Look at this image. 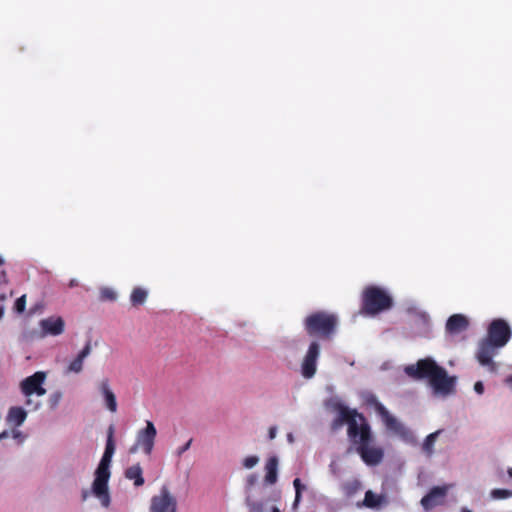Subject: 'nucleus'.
Instances as JSON below:
<instances>
[{
	"instance_id": "nucleus-1",
	"label": "nucleus",
	"mask_w": 512,
	"mask_h": 512,
	"mask_svg": "<svg viewBox=\"0 0 512 512\" xmlns=\"http://www.w3.org/2000/svg\"><path fill=\"white\" fill-rule=\"evenodd\" d=\"M332 408L338 413L337 417L331 423L332 430H338L344 424H347L348 438L355 446V450L360 455L363 462L367 465L379 464L384 457V452L380 447L371 445L373 435L365 417L340 402H334Z\"/></svg>"
},
{
	"instance_id": "nucleus-2",
	"label": "nucleus",
	"mask_w": 512,
	"mask_h": 512,
	"mask_svg": "<svg viewBox=\"0 0 512 512\" xmlns=\"http://www.w3.org/2000/svg\"><path fill=\"white\" fill-rule=\"evenodd\" d=\"M511 336L512 330L506 320L502 318L492 320L487 328L486 336L478 343L476 359L479 364L492 373L496 372L498 366L493 358L509 342Z\"/></svg>"
},
{
	"instance_id": "nucleus-3",
	"label": "nucleus",
	"mask_w": 512,
	"mask_h": 512,
	"mask_svg": "<svg viewBox=\"0 0 512 512\" xmlns=\"http://www.w3.org/2000/svg\"><path fill=\"white\" fill-rule=\"evenodd\" d=\"M405 373L415 380H428L436 393L448 395L454 391L456 377L449 376L447 371L430 357L418 360L415 364L405 367Z\"/></svg>"
},
{
	"instance_id": "nucleus-4",
	"label": "nucleus",
	"mask_w": 512,
	"mask_h": 512,
	"mask_svg": "<svg viewBox=\"0 0 512 512\" xmlns=\"http://www.w3.org/2000/svg\"><path fill=\"white\" fill-rule=\"evenodd\" d=\"M114 426L110 425L107 430V440L104 453L95 471V479L92 484V493L100 500L103 507L110 505L108 481L110 479V464L115 452Z\"/></svg>"
},
{
	"instance_id": "nucleus-5",
	"label": "nucleus",
	"mask_w": 512,
	"mask_h": 512,
	"mask_svg": "<svg viewBox=\"0 0 512 512\" xmlns=\"http://www.w3.org/2000/svg\"><path fill=\"white\" fill-rule=\"evenodd\" d=\"M393 298L383 288L375 285L367 286L362 292L361 313L374 316L391 309Z\"/></svg>"
},
{
	"instance_id": "nucleus-6",
	"label": "nucleus",
	"mask_w": 512,
	"mask_h": 512,
	"mask_svg": "<svg viewBox=\"0 0 512 512\" xmlns=\"http://www.w3.org/2000/svg\"><path fill=\"white\" fill-rule=\"evenodd\" d=\"M338 319L334 314L317 311L306 317L304 327L311 337L330 339L335 333Z\"/></svg>"
},
{
	"instance_id": "nucleus-7",
	"label": "nucleus",
	"mask_w": 512,
	"mask_h": 512,
	"mask_svg": "<svg viewBox=\"0 0 512 512\" xmlns=\"http://www.w3.org/2000/svg\"><path fill=\"white\" fill-rule=\"evenodd\" d=\"M364 403L367 406L373 407L375 409L388 430L393 431L404 439H407L410 436V430L407 429L402 423H400L394 416H392L386 407L378 401L377 397L373 393H367L364 395Z\"/></svg>"
},
{
	"instance_id": "nucleus-8",
	"label": "nucleus",
	"mask_w": 512,
	"mask_h": 512,
	"mask_svg": "<svg viewBox=\"0 0 512 512\" xmlns=\"http://www.w3.org/2000/svg\"><path fill=\"white\" fill-rule=\"evenodd\" d=\"M177 499L166 485H163L158 495L151 498L149 512H176Z\"/></svg>"
},
{
	"instance_id": "nucleus-9",
	"label": "nucleus",
	"mask_w": 512,
	"mask_h": 512,
	"mask_svg": "<svg viewBox=\"0 0 512 512\" xmlns=\"http://www.w3.org/2000/svg\"><path fill=\"white\" fill-rule=\"evenodd\" d=\"M156 435L157 431L153 422L146 421V427L138 431L136 443L130 451L135 452L138 448H142L146 455H150L154 447Z\"/></svg>"
},
{
	"instance_id": "nucleus-10",
	"label": "nucleus",
	"mask_w": 512,
	"mask_h": 512,
	"mask_svg": "<svg viewBox=\"0 0 512 512\" xmlns=\"http://www.w3.org/2000/svg\"><path fill=\"white\" fill-rule=\"evenodd\" d=\"M320 354V346L316 341H313L308 348V351L303 359L301 365V372L303 377L310 379L316 373L317 359Z\"/></svg>"
},
{
	"instance_id": "nucleus-11",
	"label": "nucleus",
	"mask_w": 512,
	"mask_h": 512,
	"mask_svg": "<svg viewBox=\"0 0 512 512\" xmlns=\"http://www.w3.org/2000/svg\"><path fill=\"white\" fill-rule=\"evenodd\" d=\"M44 372H36L33 375L25 378L21 382V391L25 396H31L36 394L38 396H42L46 393V390L42 387V384L45 380Z\"/></svg>"
},
{
	"instance_id": "nucleus-12",
	"label": "nucleus",
	"mask_w": 512,
	"mask_h": 512,
	"mask_svg": "<svg viewBox=\"0 0 512 512\" xmlns=\"http://www.w3.org/2000/svg\"><path fill=\"white\" fill-rule=\"evenodd\" d=\"M40 326L45 334L58 336L64 331V320L61 317H49L40 322Z\"/></svg>"
},
{
	"instance_id": "nucleus-13",
	"label": "nucleus",
	"mask_w": 512,
	"mask_h": 512,
	"mask_svg": "<svg viewBox=\"0 0 512 512\" xmlns=\"http://www.w3.org/2000/svg\"><path fill=\"white\" fill-rule=\"evenodd\" d=\"M446 494V489L443 487H433L429 493H427L421 499V505L425 510H430L433 507L441 503V500Z\"/></svg>"
},
{
	"instance_id": "nucleus-14",
	"label": "nucleus",
	"mask_w": 512,
	"mask_h": 512,
	"mask_svg": "<svg viewBox=\"0 0 512 512\" xmlns=\"http://www.w3.org/2000/svg\"><path fill=\"white\" fill-rule=\"evenodd\" d=\"M469 322L466 316L454 314L446 322V330L451 334L460 333L468 328Z\"/></svg>"
},
{
	"instance_id": "nucleus-15",
	"label": "nucleus",
	"mask_w": 512,
	"mask_h": 512,
	"mask_svg": "<svg viewBox=\"0 0 512 512\" xmlns=\"http://www.w3.org/2000/svg\"><path fill=\"white\" fill-rule=\"evenodd\" d=\"M91 353V342L88 341L76 358L70 362L66 373H80L83 369L84 359Z\"/></svg>"
},
{
	"instance_id": "nucleus-16",
	"label": "nucleus",
	"mask_w": 512,
	"mask_h": 512,
	"mask_svg": "<svg viewBox=\"0 0 512 512\" xmlns=\"http://www.w3.org/2000/svg\"><path fill=\"white\" fill-rule=\"evenodd\" d=\"M265 477L264 481L268 485H273L278 479V458L276 456L270 457L265 464Z\"/></svg>"
},
{
	"instance_id": "nucleus-17",
	"label": "nucleus",
	"mask_w": 512,
	"mask_h": 512,
	"mask_svg": "<svg viewBox=\"0 0 512 512\" xmlns=\"http://www.w3.org/2000/svg\"><path fill=\"white\" fill-rule=\"evenodd\" d=\"M101 392L104 396L106 406L111 412H116L117 410V401L115 394L109 387L108 380H103L100 384Z\"/></svg>"
},
{
	"instance_id": "nucleus-18",
	"label": "nucleus",
	"mask_w": 512,
	"mask_h": 512,
	"mask_svg": "<svg viewBox=\"0 0 512 512\" xmlns=\"http://www.w3.org/2000/svg\"><path fill=\"white\" fill-rule=\"evenodd\" d=\"M125 477L134 481V485L139 487L144 484L143 471L139 464L128 467L125 471Z\"/></svg>"
},
{
	"instance_id": "nucleus-19",
	"label": "nucleus",
	"mask_w": 512,
	"mask_h": 512,
	"mask_svg": "<svg viewBox=\"0 0 512 512\" xmlns=\"http://www.w3.org/2000/svg\"><path fill=\"white\" fill-rule=\"evenodd\" d=\"M27 416L26 411L21 407H12L10 408L8 415H7V421L10 424H13L15 426H20L23 424Z\"/></svg>"
},
{
	"instance_id": "nucleus-20",
	"label": "nucleus",
	"mask_w": 512,
	"mask_h": 512,
	"mask_svg": "<svg viewBox=\"0 0 512 512\" xmlns=\"http://www.w3.org/2000/svg\"><path fill=\"white\" fill-rule=\"evenodd\" d=\"M441 432H442V430H437V431L429 434L425 438L423 445H422V449L428 456H431L434 453V444Z\"/></svg>"
},
{
	"instance_id": "nucleus-21",
	"label": "nucleus",
	"mask_w": 512,
	"mask_h": 512,
	"mask_svg": "<svg viewBox=\"0 0 512 512\" xmlns=\"http://www.w3.org/2000/svg\"><path fill=\"white\" fill-rule=\"evenodd\" d=\"M147 299V291L143 288L136 287L133 289L130 300L132 305L139 306L142 305Z\"/></svg>"
},
{
	"instance_id": "nucleus-22",
	"label": "nucleus",
	"mask_w": 512,
	"mask_h": 512,
	"mask_svg": "<svg viewBox=\"0 0 512 512\" xmlns=\"http://www.w3.org/2000/svg\"><path fill=\"white\" fill-rule=\"evenodd\" d=\"M293 486L295 488V499L292 504L293 509H297L299 503L302 499V491L306 488L305 485L302 484L301 480L299 478L294 479Z\"/></svg>"
},
{
	"instance_id": "nucleus-23",
	"label": "nucleus",
	"mask_w": 512,
	"mask_h": 512,
	"mask_svg": "<svg viewBox=\"0 0 512 512\" xmlns=\"http://www.w3.org/2000/svg\"><path fill=\"white\" fill-rule=\"evenodd\" d=\"M245 504L249 512H263V503L260 501L253 500L250 495L246 496Z\"/></svg>"
},
{
	"instance_id": "nucleus-24",
	"label": "nucleus",
	"mask_w": 512,
	"mask_h": 512,
	"mask_svg": "<svg viewBox=\"0 0 512 512\" xmlns=\"http://www.w3.org/2000/svg\"><path fill=\"white\" fill-rule=\"evenodd\" d=\"M116 293L111 288H103L100 291V299L103 301H114L116 300Z\"/></svg>"
},
{
	"instance_id": "nucleus-25",
	"label": "nucleus",
	"mask_w": 512,
	"mask_h": 512,
	"mask_svg": "<svg viewBox=\"0 0 512 512\" xmlns=\"http://www.w3.org/2000/svg\"><path fill=\"white\" fill-rule=\"evenodd\" d=\"M364 504L367 507H375L379 504V500L376 498L375 494L369 490L365 493Z\"/></svg>"
},
{
	"instance_id": "nucleus-26",
	"label": "nucleus",
	"mask_w": 512,
	"mask_h": 512,
	"mask_svg": "<svg viewBox=\"0 0 512 512\" xmlns=\"http://www.w3.org/2000/svg\"><path fill=\"white\" fill-rule=\"evenodd\" d=\"M491 495L495 499H506L512 496V491L507 489H494Z\"/></svg>"
},
{
	"instance_id": "nucleus-27",
	"label": "nucleus",
	"mask_w": 512,
	"mask_h": 512,
	"mask_svg": "<svg viewBox=\"0 0 512 512\" xmlns=\"http://www.w3.org/2000/svg\"><path fill=\"white\" fill-rule=\"evenodd\" d=\"M26 308V295L19 297L14 303V310L16 313L21 314Z\"/></svg>"
},
{
	"instance_id": "nucleus-28",
	"label": "nucleus",
	"mask_w": 512,
	"mask_h": 512,
	"mask_svg": "<svg viewBox=\"0 0 512 512\" xmlns=\"http://www.w3.org/2000/svg\"><path fill=\"white\" fill-rule=\"evenodd\" d=\"M258 476L256 474H250L246 478L245 490L247 495H250L252 487L257 483Z\"/></svg>"
},
{
	"instance_id": "nucleus-29",
	"label": "nucleus",
	"mask_w": 512,
	"mask_h": 512,
	"mask_svg": "<svg viewBox=\"0 0 512 512\" xmlns=\"http://www.w3.org/2000/svg\"><path fill=\"white\" fill-rule=\"evenodd\" d=\"M259 462V458L257 456H248L246 458H244L243 460V467L247 468V469H251L253 468L254 466H256Z\"/></svg>"
},
{
	"instance_id": "nucleus-30",
	"label": "nucleus",
	"mask_w": 512,
	"mask_h": 512,
	"mask_svg": "<svg viewBox=\"0 0 512 512\" xmlns=\"http://www.w3.org/2000/svg\"><path fill=\"white\" fill-rule=\"evenodd\" d=\"M192 439H189L184 445L178 447L175 451L177 457H181L183 453H185L191 446Z\"/></svg>"
},
{
	"instance_id": "nucleus-31",
	"label": "nucleus",
	"mask_w": 512,
	"mask_h": 512,
	"mask_svg": "<svg viewBox=\"0 0 512 512\" xmlns=\"http://www.w3.org/2000/svg\"><path fill=\"white\" fill-rule=\"evenodd\" d=\"M61 398H62V394H61V392H55V393H53V394L50 396V406H51L52 408L56 407V406L59 404V402H60Z\"/></svg>"
},
{
	"instance_id": "nucleus-32",
	"label": "nucleus",
	"mask_w": 512,
	"mask_h": 512,
	"mask_svg": "<svg viewBox=\"0 0 512 512\" xmlns=\"http://www.w3.org/2000/svg\"><path fill=\"white\" fill-rule=\"evenodd\" d=\"M8 284V276L5 270H0V285Z\"/></svg>"
},
{
	"instance_id": "nucleus-33",
	"label": "nucleus",
	"mask_w": 512,
	"mask_h": 512,
	"mask_svg": "<svg viewBox=\"0 0 512 512\" xmlns=\"http://www.w3.org/2000/svg\"><path fill=\"white\" fill-rule=\"evenodd\" d=\"M474 390L478 393V394H482L483 391H484V386H483V383L478 381L475 383L474 385Z\"/></svg>"
},
{
	"instance_id": "nucleus-34",
	"label": "nucleus",
	"mask_w": 512,
	"mask_h": 512,
	"mask_svg": "<svg viewBox=\"0 0 512 512\" xmlns=\"http://www.w3.org/2000/svg\"><path fill=\"white\" fill-rule=\"evenodd\" d=\"M276 432H277L276 427H270L269 433H268L270 440H273L276 437Z\"/></svg>"
},
{
	"instance_id": "nucleus-35",
	"label": "nucleus",
	"mask_w": 512,
	"mask_h": 512,
	"mask_svg": "<svg viewBox=\"0 0 512 512\" xmlns=\"http://www.w3.org/2000/svg\"><path fill=\"white\" fill-rule=\"evenodd\" d=\"M6 437H8V432L7 431H4V432L0 433V440L4 439Z\"/></svg>"
},
{
	"instance_id": "nucleus-36",
	"label": "nucleus",
	"mask_w": 512,
	"mask_h": 512,
	"mask_svg": "<svg viewBox=\"0 0 512 512\" xmlns=\"http://www.w3.org/2000/svg\"><path fill=\"white\" fill-rule=\"evenodd\" d=\"M3 315H4V307L1 306L0 307V320L2 319Z\"/></svg>"
},
{
	"instance_id": "nucleus-37",
	"label": "nucleus",
	"mask_w": 512,
	"mask_h": 512,
	"mask_svg": "<svg viewBox=\"0 0 512 512\" xmlns=\"http://www.w3.org/2000/svg\"><path fill=\"white\" fill-rule=\"evenodd\" d=\"M87 496H88V492H87V491H83V492H82V498H83V500H86V499H87Z\"/></svg>"
},
{
	"instance_id": "nucleus-38",
	"label": "nucleus",
	"mask_w": 512,
	"mask_h": 512,
	"mask_svg": "<svg viewBox=\"0 0 512 512\" xmlns=\"http://www.w3.org/2000/svg\"><path fill=\"white\" fill-rule=\"evenodd\" d=\"M506 382L510 385H512V375H510L507 379H506Z\"/></svg>"
},
{
	"instance_id": "nucleus-39",
	"label": "nucleus",
	"mask_w": 512,
	"mask_h": 512,
	"mask_svg": "<svg viewBox=\"0 0 512 512\" xmlns=\"http://www.w3.org/2000/svg\"><path fill=\"white\" fill-rule=\"evenodd\" d=\"M6 299V295L5 294H1L0 295V301H4Z\"/></svg>"
},
{
	"instance_id": "nucleus-40",
	"label": "nucleus",
	"mask_w": 512,
	"mask_h": 512,
	"mask_svg": "<svg viewBox=\"0 0 512 512\" xmlns=\"http://www.w3.org/2000/svg\"><path fill=\"white\" fill-rule=\"evenodd\" d=\"M508 475L512 478V467L508 469Z\"/></svg>"
},
{
	"instance_id": "nucleus-41",
	"label": "nucleus",
	"mask_w": 512,
	"mask_h": 512,
	"mask_svg": "<svg viewBox=\"0 0 512 512\" xmlns=\"http://www.w3.org/2000/svg\"><path fill=\"white\" fill-rule=\"evenodd\" d=\"M272 512H280V510H279V508H277V507H273V508H272Z\"/></svg>"
},
{
	"instance_id": "nucleus-42",
	"label": "nucleus",
	"mask_w": 512,
	"mask_h": 512,
	"mask_svg": "<svg viewBox=\"0 0 512 512\" xmlns=\"http://www.w3.org/2000/svg\"><path fill=\"white\" fill-rule=\"evenodd\" d=\"M4 264L3 258L0 256V267Z\"/></svg>"
},
{
	"instance_id": "nucleus-43",
	"label": "nucleus",
	"mask_w": 512,
	"mask_h": 512,
	"mask_svg": "<svg viewBox=\"0 0 512 512\" xmlns=\"http://www.w3.org/2000/svg\"><path fill=\"white\" fill-rule=\"evenodd\" d=\"M422 318L424 319V321H427V316L425 314L422 315Z\"/></svg>"
},
{
	"instance_id": "nucleus-44",
	"label": "nucleus",
	"mask_w": 512,
	"mask_h": 512,
	"mask_svg": "<svg viewBox=\"0 0 512 512\" xmlns=\"http://www.w3.org/2000/svg\"><path fill=\"white\" fill-rule=\"evenodd\" d=\"M462 512H472V511L467 510V509H463Z\"/></svg>"
}]
</instances>
